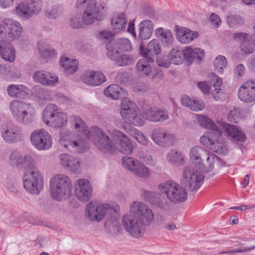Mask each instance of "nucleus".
Returning <instances> with one entry per match:
<instances>
[{
    "label": "nucleus",
    "mask_w": 255,
    "mask_h": 255,
    "mask_svg": "<svg viewBox=\"0 0 255 255\" xmlns=\"http://www.w3.org/2000/svg\"><path fill=\"white\" fill-rule=\"evenodd\" d=\"M197 123L198 125L203 128H218L215 126L214 122L208 117L201 114L196 115Z\"/></svg>",
    "instance_id": "obj_49"
},
{
    "label": "nucleus",
    "mask_w": 255,
    "mask_h": 255,
    "mask_svg": "<svg viewBox=\"0 0 255 255\" xmlns=\"http://www.w3.org/2000/svg\"><path fill=\"white\" fill-rule=\"evenodd\" d=\"M169 61L175 65H178L182 63L184 57V50L179 51L175 49H172L169 53Z\"/></svg>",
    "instance_id": "obj_46"
},
{
    "label": "nucleus",
    "mask_w": 255,
    "mask_h": 255,
    "mask_svg": "<svg viewBox=\"0 0 255 255\" xmlns=\"http://www.w3.org/2000/svg\"><path fill=\"white\" fill-rule=\"evenodd\" d=\"M147 120L152 122H163L169 118L167 112L165 110L150 108L145 112Z\"/></svg>",
    "instance_id": "obj_29"
},
{
    "label": "nucleus",
    "mask_w": 255,
    "mask_h": 255,
    "mask_svg": "<svg viewBox=\"0 0 255 255\" xmlns=\"http://www.w3.org/2000/svg\"><path fill=\"white\" fill-rule=\"evenodd\" d=\"M107 56L111 60L114 61L120 54V51L117 49L114 41H110L106 45Z\"/></svg>",
    "instance_id": "obj_47"
},
{
    "label": "nucleus",
    "mask_w": 255,
    "mask_h": 255,
    "mask_svg": "<svg viewBox=\"0 0 255 255\" xmlns=\"http://www.w3.org/2000/svg\"><path fill=\"white\" fill-rule=\"evenodd\" d=\"M255 249V246H252L251 247H246L243 248L242 249H236L233 250H228L226 251H220L218 253L219 255L226 254H231V253H241L244 252H247L249 251H251Z\"/></svg>",
    "instance_id": "obj_59"
},
{
    "label": "nucleus",
    "mask_w": 255,
    "mask_h": 255,
    "mask_svg": "<svg viewBox=\"0 0 255 255\" xmlns=\"http://www.w3.org/2000/svg\"><path fill=\"white\" fill-rule=\"evenodd\" d=\"M80 128L74 138L72 139L70 143L68 144L66 148L69 150L72 151L77 153H82L85 152L88 148V144L86 140V138L92 137L94 141L96 135L95 128ZM95 143V141H94Z\"/></svg>",
    "instance_id": "obj_11"
},
{
    "label": "nucleus",
    "mask_w": 255,
    "mask_h": 255,
    "mask_svg": "<svg viewBox=\"0 0 255 255\" xmlns=\"http://www.w3.org/2000/svg\"><path fill=\"white\" fill-rule=\"evenodd\" d=\"M114 42L120 52L128 51L131 50V46L130 41L127 38L117 39Z\"/></svg>",
    "instance_id": "obj_51"
},
{
    "label": "nucleus",
    "mask_w": 255,
    "mask_h": 255,
    "mask_svg": "<svg viewBox=\"0 0 255 255\" xmlns=\"http://www.w3.org/2000/svg\"><path fill=\"white\" fill-rule=\"evenodd\" d=\"M69 123L72 126L75 128H86V123L78 116L73 115L69 118Z\"/></svg>",
    "instance_id": "obj_56"
},
{
    "label": "nucleus",
    "mask_w": 255,
    "mask_h": 255,
    "mask_svg": "<svg viewBox=\"0 0 255 255\" xmlns=\"http://www.w3.org/2000/svg\"><path fill=\"white\" fill-rule=\"evenodd\" d=\"M42 7V2L40 0H24L17 4L15 12L19 18L29 19L37 15Z\"/></svg>",
    "instance_id": "obj_13"
},
{
    "label": "nucleus",
    "mask_w": 255,
    "mask_h": 255,
    "mask_svg": "<svg viewBox=\"0 0 255 255\" xmlns=\"http://www.w3.org/2000/svg\"><path fill=\"white\" fill-rule=\"evenodd\" d=\"M27 92V88L23 85L10 84L7 88V94L12 97L21 98Z\"/></svg>",
    "instance_id": "obj_41"
},
{
    "label": "nucleus",
    "mask_w": 255,
    "mask_h": 255,
    "mask_svg": "<svg viewBox=\"0 0 255 255\" xmlns=\"http://www.w3.org/2000/svg\"><path fill=\"white\" fill-rule=\"evenodd\" d=\"M128 20L124 13L115 15L111 20V24L113 29L117 32L125 29Z\"/></svg>",
    "instance_id": "obj_40"
},
{
    "label": "nucleus",
    "mask_w": 255,
    "mask_h": 255,
    "mask_svg": "<svg viewBox=\"0 0 255 255\" xmlns=\"http://www.w3.org/2000/svg\"><path fill=\"white\" fill-rule=\"evenodd\" d=\"M79 129L73 128L72 130H70L68 128H61L59 132V144L66 148L79 131Z\"/></svg>",
    "instance_id": "obj_33"
},
{
    "label": "nucleus",
    "mask_w": 255,
    "mask_h": 255,
    "mask_svg": "<svg viewBox=\"0 0 255 255\" xmlns=\"http://www.w3.org/2000/svg\"><path fill=\"white\" fill-rule=\"evenodd\" d=\"M106 97L113 100H117L127 95V93L117 84H112L107 87L104 90Z\"/></svg>",
    "instance_id": "obj_35"
},
{
    "label": "nucleus",
    "mask_w": 255,
    "mask_h": 255,
    "mask_svg": "<svg viewBox=\"0 0 255 255\" xmlns=\"http://www.w3.org/2000/svg\"><path fill=\"white\" fill-rule=\"evenodd\" d=\"M30 167L24 172L22 177L23 187L29 193L38 195L43 189L42 176L35 165Z\"/></svg>",
    "instance_id": "obj_8"
},
{
    "label": "nucleus",
    "mask_w": 255,
    "mask_h": 255,
    "mask_svg": "<svg viewBox=\"0 0 255 255\" xmlns=\"http://www.w3.org/2000/svg\"><path fill=\"white\" fill-rule=\"evenodd\" d=\"M153 24L149 20H144L139 24V37L144 40L149 39L153 32Z\"/></svg>",
    "instance_id": "obj_38"
},
{
    "label": "nucleus",
    "mask_w": 255,
    "mask_h": 255,
    "mask_svg": "<svg viewBox=\"0 0 255 255\" xmlns=\"http://www.w3.org/2000/svg\"><path fill=\"white\" fill-rule=\"evenodd\" d=\"M1 137L3 140L8 143L19 141L22 137L19 128H0Z\"/></svg>",
    "instance_id": "obj_32"
},
{
    "label": "nucleus",
    "mask_w": 255,
    "mask_h": 255,
    "mask_svg": "<svg viewBox=\"0 0 255 255\" xmlns=\"http://www.w3.org/2000/svg\"><path fill=\"white\" fill-rule=\"evenodd\" d=\"M74 188L75 196L80 201L86 202L91 198L92 187L87 179H78L74 184Z\"/></svg>",
    "instance_id": "obj_17"
},
{
    "label": "nucleus",
    "mask_w": 255,
    "mask_h": 255,
    "mask_svg": "<svg viewBox=\"0 0 255 255\" xmlns=\"http://www.w3.org/2000/svg\"><path fill=\"white\" fill-rule=\"evenodd\" d=\"M234 37L236 40L241 42L240 49L244 54H249L254 53V47L250 41L251 37H250L248 34L244 32L235 33Z\"/></svg>",
    "instance_id": "obj_26"
},
{
    "label": "nucleus",
    "mask_w": 255,
    "mask_h": 255,
    "mask_svg": "<svg viewBox=\"0 0 255 255\" xmlns=\"http://www.w3.org/2000/svg\"><path fill=\"white\" fill-rule=\"evenodd\" d=\"M206 157L207 169L206 171L207 172L211 171L214 168V165L216 160L220 161V158L213 153H210L208 151V154L205 155Z\"/></svg>",
    "instance_id": "obj_54"
},
{
    "label": "nucleus",
    "mask_w": 255,
    "mask_h": 255,
    "mask_svg": "<svg viewBox=\"0 0 255 255\" xmlns=\"http://www.w3.org/2000/svg\"><path fill=\"white\" fill-rule=\"evenodd\" d=\"M129 211L133 214L140 216L137 218H143V220L146 221V224H151L153 219L154 215L152 210L142 202H133L130 206Z\"/></svg>",
    "instance_id": "obj_21"
},
{
    "label": "nucleus",
    "mask_w": 255,
    "mask_h": 255,
    "mask_svg": "<svg viewBox=\"0 0 255 255\" xmlns=\"http://www.w3.org/2000/svg\"><path fill=\"white\" fill-rule=\"evenodd\" d=\"M161 194L145 191L143 194L144 200L162 209L167 210L170 208V202L178 204L185 201L187 198L185 189L171 181L160 184L158 186Z\"/></svg>",
    "instance_id": "obj_1"
},
{
    "label": "nucleus",
    "mask_w": 255,
    "mask_h": 255,
    "mask_svg": "<svg viewBox=\"0 0 255 255\" xmlns=\"http://www.w3.org/2000/svg\"><path fill=\"white\" fill-rule=\"evenodd\" d=\"M227 118L230 122L233 123H238L241 119V109L236 108L230 111L228 114Z\"/></svg>",
    "instance_id": "obj_55"
},
{
    "label": "nucleus",
    "mask_w": 255,
    "mask_h": 255,
    "mask_svg": "<svg viewBox=\"0 0 255 255\" xmlns=\"http://www.w3.org/2000/svg\"><path fill=\"white\" fill-rule=\"evenodd\" d=\"M156 62L159 66H162L164 68H168L170 64L169 57L163 56L161 58L158 57L156 60Z\"/></svg>",
    "instance_id": "obj_64"
},
{
    "label": "nucleus",
    "mask_w": 255,
    "mask_h": 255,
    "mask_svg": "<svg viewBox=\"0 0 255 255\" xmlns=\"http://www.w3.org/2000/svg\"><path fill=\"white\" fill-rule=\"evenodd\" d=\"M225 133L233 140L244 142L246 140L245 134L239 128H225Z\"/></svg>",
    "instance_id": "obj_43"
},
{
    "label": "nucleus",
    "mask_w": 255,
    "mask_h": 255,
    "mask_svg": "<svg viewBox=\"0 0 255 255\" xmlns=\"http://www.w3.org/2000/svg\"><path fill=\"white\" fill-rule=\"evenodd\" d=\"M10 42L0 41V55L2 59L10 63L15 60L16 51Z\"/></svg>",
    "instance_id": "obj_25"
},
{
    "label": "nucleus",
    "mask_w": 255,
    "mask_h": 255,
    "mask_svg": "<svg viewBox=\"0 0 255 255\" xmlns=\"http://www.w3.org/2000/svg\"><path fill=\"white\" fill-rule=\"evenodd\" d=\"M10 164L13 166L22 168L24 172L30 169L31 165H35L34 161L30 155L23 156L16 151H13L10 155L9 158Z\"/></svg>",
    "instance_id": "obj_20"
},
{
    "label": "nucleus",
    "mask_w": 255,
    "mask_h": 255,
    "mask_svg": "<svg viewBox=\"0 0 255 255\" xmlns=\"http://www.w3.org/2000/svg\"><path fill=\"white\" fill-rule=\"evenodd\" d=\"M122 224L125 230L132 237L138 238L145 232L146 227L150 224H146L143 218H137L133 215L127 214L122 217Z\"/></svg>",
    "instance_id": "obj_9"
},
{
    "label": "nucleus",
    "mask_w": 255,
    "mask_h": 255,
    "mask_svg": "<svg viewBox=\"0 0 255 255\" xmlns=\"http://www.w3.org/2000/svg\"><path fill=\"white\" fill-rule=\"evenodd\" d=\"M184 57L189 62L195 61L200 63L204 58L205 53L203 50L200 48L186 46L184 49Z\"/></svg>",
    "instance_id": "obj_31"
},
{
    "label": "nucleus",
    "mask_w": 255,
    "mask_h": 255,
    "mask_svg": "<svg viewBox=\"0 0 255 255\" xmlns=\"http://www.w3.org/2000/svg\"><path fill=\"white\" fill-rule=\"evenodd\" d=\"M96 135L94 138L95 145L100 150L105 152L113 153L117 149L124 154H130L132 152L133 144L128 136L115 128H112L109 132L116 144L110 140L109 137L101 128H95Z\"/></svg>",
    "instance_id": "obj_3"
},
{
    "label": "nucleus",
    "mask_w": 255,
    "mask_h": 255,
    "mask_svg": "<svg viewBox=\"0 0 255 255\" xmlns=\"http://www.w3.org/2000/svg\"><path fill=\"white\" fill-rule=\"evenodd\" d=\"M113 36V34L110 31L103 30L99 34V39L102 41L110 40Z\"/></svg>",
    "instance_id": "obj_62"
},
{
    "label": "nucleus",
    "mask_w": 255,
    "mask_h": 255,
    "mask_svg": "<svg viewBox=\"0 0 255 255\" xmlns=\"http://www.w3.org/2000/svg\"><path fill=\"white\" fill-rule=\"evenodd\" d=\"M147 89V85L144 82H139L133 87V91L136 93L145 92Z\"/></svg>",
    "instance_id": "obj_63"
},
{
    "label": "nucleus",
    "mask_w": 255,
    "mask_h": 255,
    "mask_svg": "<svg viewBox=\"0 0 255 255\" xmlns=\"http://www.w3.org/2000/svg\"><path fill=\"white\" fill-rule=\"evenodd\" d=\"M60 64L65 69L67 74L74 73L78 69V62L75 59H71L68 57H63L61 59Z\"/></svg>",
    "instance_id": "obj_42"
},
{
    "label": "nucleus",
    "mask_w": 255,
    "mask_h": 255,
    "mask_svg": "<svg viewBox=\"0 0 255 255\" xmlns=\"http://www.w3.org/2000/svg\"><path fill=\"white\" fill-rule=\"evenodd\" d=\"M30 141L34 147L38 150H46L52 145V138L44 129H37L30 135Z\"/></svg>",
    "instance_id": "obj_15"
},
{
    "label": "nucleus",
    "mask_w": 255,
    "mask_h": 255,
    "mask_svg": "<svg viewBox=\"0 0 255 255\" xmlns=\"http://www.w3.org/2000/svg\"><path fill=\"white\" fill-rule=\"evenodd\" d=\"M142 58L140 59L136 64V70L138 73L148 75L151 71L150 63L153 62L151 58L141 55Z\"/></svg>",
    "instance_id": "obj_39"
},
{
    "label": "nucleus",
    "mask_w": 255,
    "mask_h": 255,
    "mask_svg": "<svg viewBox=\"0 0 255 255\" xmlns=\"http://www.w3.org/2000/svg\"><path fill=\"white\" fill-rule=\"evenodd\" d=\"M203 178V176L199 174L193 167L187 166L184 168L180 182L185 188L194 191L200 187Z\"/></svg>",
    "instance_id": "obj_14"
},
{
    "label": "nucleus",
    "mask_w": 255,
    "mask_h": 255,
    "mask_svg": "<svg viewBox=\"0 0 255 255\" xmlns=\"http://www.w3.org/2000/svg\"><path fill=\"white\" fill-rule=\"evenodd\" d=\"M208 154V150L199 146H195L192 148L190 153V159L198 163V167L202 168L203 167L202 158L205 157V155Z\"/></svg>",
    "instance_id": "obj_36"
},
{
    "label": "nucleus",
    "mask_w": 255,
    "mask_h": 255,
    "mask_svg": "<svg viewBox=\"0 0 255 255\" xmlns=\"http://www.w3.org/2000/svg\"><path fill=\"white\" fill-rule=\"evenodd\" d=\"M239 99L246 103L255 102V79L249 80L240 86L238 90Z\"/></svg>",
    "instance_id": "obj_18"
},
{
    "label": "nucleus",
    "mask_w": 255,
    "mask_h": 255,
    "mask_svg": "<svg viewBox=\"0 0 255 255\" xmlns=\"http://www.w3.org/2000/svg\"><path fill=\"white\" fill-rule=\"evenodd\" d=\"M166 160L172 164L181 165L183 164L184 157L181 152L171 150L167 153Z\"/></svg>",
    "instance_id": "obj_44"
},
{
    "label": "nucleus",
    "mask_w": 255,
    "mask_h": 255,
    "mask_svg": "<svg viewBox=\"0 0 255 255\" xmlns=\"http://www.w3.org/2000/svg\"><path fill=\"white\" fill-rule=\"evenodd\" d=\"M161 52L160 45L159 42L153 39L149 42L146 49L141 45L140 46V53L141 55H144L148 58H151L152 60Z\"/></svg>",
    "instance_id": "obj_27"
},
{
    "label": "nucleus",
    "mask_w": 255,
    "mask_h": 255,
    "mask_svg": "<svg viewBox=\"0 0 255 255\" xmlns=\"http://www.w3.org/2000/svg\"><path fill=\"white\" fill-rule=\"evenodd\" d=\"M21 24L11 18L3 19L0 24V36L1 40L11 42L16 40L22 32Z\"/></svg>",
    "instance_id": "obj_10"
},
{
    "label": "nucleus",
    "mask_w": 255,
    "mask_h": 255,
    "mask_svg": "<svg viewBox=\"0 0 255 255\" xmlns=\"http://www.w3.org/2000/svg\"><path fill=\"white\" fill-rule=\"evenodd\" d=\"M81 79L84 83L92 86H99L106 81V77L103 73L92 70L84 72Z\"/></svg>",
    "instance_id": "obj_23"
},
{
    "label": "nucleus",
    "mask_w": 255,
    "mask_h": 255,
    "mask_svg": "<svg viewBox=\"0 0 255 255\" xmlns=\"http://www.w3.org/2000/svg\"><path fill=\"white\" fill-rule=\"evenodd\" d=\"M76 7L78 11H83L81 18L78 15L71 19V26L80 28L83 25H89L95 21L102 20L106 15L107 6L104 2L98 3L96 0H77Z\"/></svg>",
    "instance_id": "obj_2"
},
{
    "label": "nucleus",
    "mask_w": 255,
    "mask_h": 255,
    "mask_svg": "<svg viewBox=\"0 0 255 255\" xmlns=\"http://www.w3.org/2000/svg\"><path fill=\"white\" fill-rule=\"evenodd\" d=\"M10 109L12 115L25 124L31 123L34 119L35 109L30 104L14 101L11 102Z\"/></svg>",
    "instance_id": "obj_12"
},
{
    "label": "nucleus",
    "mask_w": 255,
    "mask_h": 255,
    "mask_svg": "<svg viewBox=\"0 0 255 255\" xmlns=\"http://www.w3.org/2000/svg\"><path fill=\"white\" fill-rule=\"evenodd\" d=\"M115 63L120 66L131 65L134 62L133 57L128 54H119L117 59L114 60Z\"/></svg>",
    "instance_id": "obj_50"
},
{
    "label": "nucleus",
    "mask_w": 255,
    "mask_h": 255,
    "mask_svg": "<svg viewBox=\"0 0 255 255\" xmlns=\"http://www.w3.org/2000/svg\"><path fill=\"white\" fill-rule=\"evenodd\" d=\"M226 23L231 28H237L244 24V20L240 15L230 13L226 16Z\"/></svg>",
    "instance_id": "obj_45"
},
{
    "label": "nucleus",
    "mask_w": 255,
    "mask_h": 255,
    "mask_svg": "<svg viewBox=\"0 0 255 255\" xmlns=\"http://www.w3.org/2000/svg\"><path fill=\"white\" fill-rule=\"evenodd\" d=\"M156 37L159 39L163 46L171 48L173 43V36L172 32L167 29L159 27L155 30Z\"/></svg>",
    "instance_id": "obj_30"
},
{
    "label": "nucleus",
    "mask_w": 255,
    "mask_h": 255,
    "mask_svg": "<svg viewBox=\"0 0 255 255\" xmlns=\"http://www.w3.org/2000/svg\"><path fill=\"white\" fill-rule=\"evenodd\" d=\"M198 33L186 27H181L178 30L177 36L179 41L182 44H188L197 38Z\"/></svg>",
    "instance_id": "obj_34"
},
{
    "label": "nucleus",
    "mask_w": 255,
    "mask_h": 255,
    "mask_svg": "<svg viewBox=\"0 0 255 255\" xmlns=\"http://www.w3.org/2000/svg\"><path fill=\"white\" fill-rule=\"evenodd\" d=\"M151 137L154 143L162 147L172 145L176 140V137L173 134L163 131L160 128L153 130Z\"/></svg>",
    "instance_id": "obj_19"
},
{
    "label": "nucleus",
    "mask_w": 255,
    "mask_h": 255,
    "mask_svg": "<svg viewBox=\"0 0 255 255\" xmlns=\"http://www.w3.org/2000/svg\"><path fill=\"white\" fill-rule=\"evenodd\" d=\"M120 207L111 206L109 204H98L92 202L86 205L85 215L92 221L100 222L105 216L107 219V222H114L119 217Z\"/></svg>",
    "instance_id": "obj_4"
},
{
    "label": "nucleus",
    "mask_w": 255,
    "mask_h": 255,
    "mask_svg": "<svg viewBox=\"0 0 255 255\" xmlns=\"http://www.w3.org/2000/svg\"><path fill=\"white\" fill-rule=\"evenodd\" d=\"M125 167L131 171L135 175L146 179L149 176L148 169L140 161L129 157H124L122 159Z\"/></svg>",
    "instance_id": "obj_16"
},
{
    "label": "nucleus",
    "mask_w": 255,
    "mask_h": 255,
    "mask_svg": "<svg viewBox=\"0 0 255 255\" xmlns=\"http://www.w3.org/2000/svg\"><path fill=\"white\" fill-rule=\"evenodd\" d=\"M228 62L226 57L223 55H219L216 58L214 61V65L217 71L222 74L224 69L227 66Z\"/></svg>",
    "instance_id": "obj_53"
},
{
    "label": "nucleus",
    "mask_w": 255,
    "mask_h": 255,
    "mask_svg": "<svg viewBox=\"0 0 255 255\" xmlns=\"http://www.w3.org/2000/svg\"><path fill=\"white\" fill-rule=\"evenodd\" d=\"M43 122L47 126L52 128H63L67 124V115L61 112L53 104L46 106L43 111Z\"/></svg>",
    "instance_id": "obj_7"
},
{
    "label": "nucleus",
    "mask_w": 255,
    "mask_h": 255,
    "mask_svg": "<svg viewBox=\"0 0 255 255\" xmlns=\"http://www.w3.org/2000/svg\"><path fill=\"white\" fill-rule=\"evenodd\" d=\"M33 78L36 82L46 86H55L59 81V78L56 74L44 70L35 71Z\"/></svg>",
    "instance_id": "obj_22"
},
{
    "label": "nucleus",
    "mask_w": 255,
    "mask_h": 255,
    "mask_svg": "<svg viewBox=\"0 0 255 255\" xmlns=\"http://www.w3.org/2000/svg\"><path fill=\"white\" fill-rule=\"evenodd\" d=\"M128 129L130 136L136 139L139 143L143 145H146L147 144V139L136 128H128Z\"/></svg>",
    "instance_id": "obj_52"
},
{
    "label": "nucleus",
    "mask_w": 255,
    "mask_h": 255,
    "mask_svg": "<svg viewBox=\"0 0 255 255\" xmlns=\"http://www.w3.org/2000/svg\"><path fill=\"white\" fill-rule=\"evenodd\" d=\"M73 185L70 179L64 174H58L50 180L52 197L57 201H62L71 195Z\"/></svg>",
    "instance_id": "obj_5"
},
{
    "label": "nucleus",
    "mask_w": 255,
    "mask_h": 255,
    "mask_svg": "<svg viewBox=\"0 0 255 255\" xmlns=\"http://www.w3.org/2000/svg\"><path fill=\"white\" fill-rule=\"evenodd\" d=\"M136 108L134 103L128 98L123 97L121 103L120 113L125 119H129L136 113Z\"/></svg>",
    "instance_id": "obj_28"
},
{
    "label": "nucleus",
    "mask_w": 255,
    "mask_h": 255,
    "mask_svg": "<svg viewBox=\"0 0 255 255\" xmlns=\"http://www.w3.org/2000/svg\"><path fill=\"white\" fill-rule=\"evenodd\" d=\"M62 166L71 172L79 173L80 172V164L78 159L67 154H61L60 156Z\"/></svg>",
    "instance_id": "obj_24"
},
{
    "label": "nucleus",
    "mask_w": 255,
    "mask_h": 255,
    "mask_svg": "<svg viewBox=\"0 0 255 255\" xmlns=\"http://www.w3.org/2000/svg\"><path fill=\"white\" fill-rule=\"evenodd\" d=\"M210 77L212 78V82L213 84V86L215 89L212 91V95L213 97L216 100H219L220 97L216 95V92H219L221 91V86L222 83V80L221 78L219 77L214 73H211Z\"/></svg>",
    "instance_id": "obj_48"
},
{
    "label": "nucleus",
    "mask_w": 255,
    "mask_h": 255,
    "mask_svg": "<svg viewBox=\"0 0 255 255\" xmlns=\"http://www.w3.org/2000/svg\"><path fill=\"white\" fill-rule=\"evenodd\" d=\"M181 103L183 106L193 111H202L205 108V104L203 101L192 100L187 96L182 97Z\"/></svg>",
    "instance_id": "obj_37"
},
{
    "label": "nucleus",
    "mask_w": 255,
    "mask_h": 255,
    "mask_svg": "<svg viewBox=\"0 0 255 255\" xmlns=\"http://www.w3.org/2000/svg\"><path fill=\"white\" fill-rule=\"evenodd\" d=\"M130 121V123L135 126L141 127L142 126L144 123V119L143 117L141 114H137V111L132 117L128 119Z\"/></svg>",
    "instance_id": "obj_58"
},
{
    "label": "nucleus",
    "mask_w": 255,
    "mask_h": 255,
    "mask_svg": "<svg viewBox=\"0 0 255 255\" xmlns=\"http://www.w3.org/2000/svg\"><path fill=\"white\" fill-rule=\"evenodd\" d=\"M130 75L127 72H120L116 77V81L121 84H126L129 81Z\"/></svg>",
    "instance_id": "obj_57"
},
{
    "label": "nucleus",
    "mask_w": 255,
    "mask_h": 255,
    "mask_svg": "<svg viewBox=\"0 0 255 255\" xmlns=\"http://www.w3.org/2000/svg\"><path fill=\"white\" fill-rule=\"evenodd\" d=\"M208 129V130L200 138L201 143L218 154H227L228 149L224 142L221 128Z\"/></svg>",
    "instance_id": "obj_6"
},
{
    "label": "nucleus",
    "mask_w": 255,
    "mask_h": 255,
    "mask_svg": "<svg viewBox=\"0 0 255 255\" xmlns=\"http://www.w3.org/2000/svg\"><path fill=\"white\" fill-rule=\"evenodd\" d=\"M245 66L243 64H239L234 69V77L237 79H239L245 75Z\"/></svg>",
    "instance_id": "obj_61"
},
{
    "label": "nucleus",
    "mask_w": 255,
    "mask_h": 255,
    "mask_svg": "<svg viewBox=\"0 0 255 255\" xmlns=\"http://www.w3.org/2000/svg\"><path fill=\"white\" fill-rule=\"evenodd\" d=\"M39 51L41 57L44 59L53 57L56 55V52L53 49L46 48L42 49L41 48H39Z\"/></svg>",
    "instance_id": "obj_60"
}]
</instances>
